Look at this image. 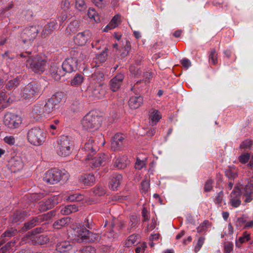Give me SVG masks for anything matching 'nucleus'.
<instances>
[{
	"instance_id": "obj_56",
	"label": "nucleus",
	"mask_w": 253,
	"mask_h": 253,
	"mask_svg": "<svg viewBox=\"0 0 253 253\" xmlns=\"http://www.w3.org/2000/svg\"><path fill=\"white\" fill-rule=\"evenodd\" d=\"M250 157V155L248 153H246L241 155L239 157V159L241 163L246 164L249 161Z\"/></svg>"
},
{
	"instance_id": "obj_53",
	"label": "nucleus",
	"mask_w": 253,
	"mask_h": 253,
	"mask_svg": "<svg viewBox=\"0 0 253 253\" xmlns=\"http://www.w3.org/2000/svg\"><path fill=\"white\" fill-rule=\"evenodd\" d=\"M225 174L230 179H234L237 176L236 171L235 169H229L226 171Z\"/></svg>"
},
{
	"instance_id": "obj_61",
	"label": "nucleus",
	"mask_w": 253,
	"mask_h": 253,
	"mask_svg": "<svg viewBox=\"0 0 253 253\" xmlns=\"http://www.w3.org/2000/svg\"><path fill=\"white\" fill-rule=\"evenodd\" d=\"M81 253H95V249L91 246L84 248L81 251Z\"/></svg>"
},
{
	"instance_id": "obj_32",
	"label": "nucleus",
	"mask_w": 253,
	"mask_h": 253,
	"mask_svg": "<svg viewBox=\"0 0 253 253\" xmlns=\"http://www.w3.org/2000/svg\"><path fill=\"white\" fill-rule=\"evenodd\" d=\"M81 180L85 185L91 186L94 183L95 179L93 174L89 173L83 175Z\"/></svg>"
},
{
	"instance_id": "obj_22",
	"label": "nucleus",
	"mask_w": 253,
	"mask_h": 253,
	"mask_svg": "<svg viewBox=\"0 0 253 253\" xmlns=\"http://www.w3.org/2000/svg\"><path fill=\"white\" fill-rule=\"evenodd\" d=\"M93 140L89 139L87 142L85 143L84 148L80 151V153H82V152L84 151L85 152V155H86L85 156V158L87 157L88 156H90L91 155L96 151L97 149L93 144Z\"/></svg>"
},
{
	"instance_id": "obj_59",
	"label": "nucleus",
	"mask_w": 253,
	"mask_h": 253,
	"mask_svg": "<svg viewBox=\"0 0 253 253\" xmlns=\"http://www.w3.org/2000/svg\"><path fill=\"white\" fill-rule=\"evenodd\" d=\"M145 165L146 163L145 161L140 160L137 159L135 163V167L136 169H140L143 168Z\"/></svg>"
},
{
	"instance_id": "obj_11",
	"label": "nucleus",
	"mask_w": 253,
	"mask_h": 253,
	"mask_svg": "<svg viewBox=\"0 0 253 253\" xmlns=\"http://www.w3.org/2000/svg\"><path fill=\"white\" fill-rule=\"evenodd\" d=\"M3 122L7 127L14 129L20 126L22 123V119L18 115L11 113H7L4 116Z\"/></svg>"
},
{
	"instance_id": "obj_30",
	"label": "nucleus",
	"mask_w": 253,
	"mask_h": 253,
	"mask_svg": "<svg viewBox=\"0 0 253 253\" xmlns=\"http://www.w3.org/2000/svg\"><path fill=\"white\" fill-rule=\"evenodd\" d=\"M127 165V158L126 156H119L116 158L114 166L118 169H123Z\"/></svg>"
},
{
	"instance_id": "obj_63",
	"label": "nucleus",
	"mask_w": 253,
	"mask_h": 253,
	"mask_svg": "<svg viewBox=\"0 0 253 253\" xmlns=\"http://www.w3.org/2000/svg\"><path fill=\"white\" fill-rule=\"evenodd\" d=\"M94 193L96 195L100 196L105 193V190L102 187H97L94 190Z\"/></svg>"
},
{
	"instance_id": "obj_6",
	"label": "nucleus",
	"mask_w": 253,
	"mask_h": 253,
	"mask_svg": "<svg viewBox=\"0 0 253 253\" xmlns=\"http://www.w3.org/2000/svg\"><path fill=\"white\" fill-rule=\"evenodd\" d=\"M28 142L34 146H41L45 142L46 133L42 129L34 127L28 130L27 135Z\"/></svg>"
},
{
	"instance_id": "obj_44",
	"label": "nucleus",
	"mask_w": 253,
	"mask_h": 253,
	"mask_svg": "<svg viewBox=\"0 0 253 253\" xmlns=\"http://www.w3.org/2000/svg\"><path fill=\"white\" fill-rule=\"evenodd\" d=\"M17 232L16 230H14L13 228H11L7 230L4 233H3L1 236L0 241V245L3 242H5V240L3 239L5 237H10L14 235H15L16 232Z\"/></svg>"
},
{
	"instance_id": "obj_34",
	"label": "nucleus",
	"mask_w": 253,
	"mask_h": 253,
	"mask_svg": "<svg viewBox=\"0 0 253 253\" xmlns=\"http://www.w3.org/2000/svg\"><path fill=\"white\" fill-rule=\"evenodd\" d=\"M87 16L91 22L94 21L96 23H99L100 21L99 16L94 8H89L88 9L87 11Z\"/></svg>"
},
{
	"instance_id": "obj_4",
	"label": "nucleus",
	"mask_w": 253,
	"mask_h": 253,
	"mask_svg": "<svg viewBox=\"0 0 253 253\" xmlns=\"http://www.w3.org/2000/svg\"><path fill=\"white\" fill-rule=\"evenodd\" d=\"M68 178L69 173L66 171L51 169L44 173L43 180L48 184H54L60 181H66Z\"/></svg>"
},
{
	"instance_id": "obj_46",
	"label": "nucleus",
	"mask_w": 253,
	"mask_h": 253,
	"mask_svg": "<svg viewBox=\"0 0 253 253\" xmlns=\"http://www.w3.org/2000/svg\"><path fill=\"white\" fill-rule=\"evenodd\" d=\"M19 79L16 77L13 80L9 81L6 85V87L9 90L12 89L16 87L19 84Z\"/></svg>"
},
{
	"instance_id": "obj_18",
	"label": "nucleus",
	"mask_w": 253,
	"mask_h": 253,
	"mask_svg": "<svg viewBox=\"0 0 253 253\" xmlns=\"http://www.w3.org/2000/svg\"><path fill=\"white\" fill-rule=\"evenodd\" d=\"M31 114L36 120H40L43 116H46L43 105L40 104H36L32 110Z\"/></svg>"
},
{
	"instance_id": "obj_13",
	"label": "nucleus",
	"mask_w": 253,
	"mask_h": 253,
	"mask_svg": "<svg viewBox=\"0 0 253 253\" xmlns=\"http://www.w3.org/2000/svg\"><path fill=\"white\" fill-rule=\"evenodd\" d=\"M91 32L89 30H85L82 32L79 33L74 38V41L76 44L83 46L92 38Z\"/></svg>"
},
{
	"instance_id": "obj_31",
	"label": "nucleus",
	"mask_w": 253,
	"mask_h": 253,
	"mask_svg": "<svg viewBox=\"0 0 253 253\" xmlns=\"http://www.w3.org/2000/svg\"><path fill=\"white\" fill-rule=\"evenodd\" d=\"M10 164L14 171L19 170L23 167V163L21 159L18 157L12 158L10 161Z\"/></svg>"
},
{
	"instance_id": "obj_55",
	"label": "nucleus",
	"mask_w": 253,
	"mask_h": 253,
	"mask_svg": "<svg viewBox=\"0 0 253 253\" xmlns=\"http://www.w3.org/2000/svg\"><path fill=\"white\" fill-rule=\"evenodd\" d=\"M123 226V224L120 223L119 225V221L118 219H115L112 223V232H115L116 229L120 230Z\"/></svg>"
},
{
	"instance_id": "obj_9",
	"label": "nucleus",
	"mask_w": 253,
	"mask_h": 253,
	"mask_svg": "<svg viewBox=\"0 0 253 253\" xmlns=\"http://www.w3.org/2000/svg\"><path fill=\"white\" fill-rule=\"evenodd\" d=\"M56 151L58 155L66 157L71 153V144L67 136H62L58 141Z\"/></svg>"
},
{
	"instance_id": "obj_39",
	"label": "nucleus",
	"mask_w": 253,
	"mask_h": 253,
	"mask_svg": "<svg viewBox=\"0 0 253 253\" xmlns=\"http://www.w3.org/2000/svg\"><path fill=\"white\" fill-rule=\"evenodd\" d=\"M42 219V216H39L36 218H34L32 220L30 221L29 222L26 223L24 225V226L23 227V230H27L33 227L34 226H36L37 224L39 223L40 222L39 220H41Z\"/></svg>"
},
{
	"instance_id": "obj_57",
	"label": "nucleus",
	"mask_w": 253,
	"mask_h": 253,
	"mask_svg": "<svg viewBox=\"0 0 253 253\" xmlns=\"http://www.w3.org/2000/svg\"><path fill=\"white\" fill-rule=\"evenodd\" d=\"M146 247L147 246L145 243H141L136 247L135 249L136 253H143Z\"/></svg>"
},
{
	"instance_id": "obj_14",
	"label": "nucleus",
	"mask_w": 253,
	"mask_h": 253,
	"mask_svg": "<svg viewBox=\"0 0 253 253\" xmlns=\"http://www.w3.org/2000/svg\"><path fill=\"white\" fill-rule=\"evenodd\" d=\"M75 235L76 237V240L79 242H84L87 240L88 236H89L90 232L84 226L78 227L74 230Z\"/></svg>"
},
{
	"instance_id": "obj_8",
	"label": "nucleus",
	"mask_w": 253,
	"mask_h": 253,
	"mask_svg": "<svg viewBox=\"0 0 253 253\" xmlns=\"http://www.w3.org/2000/svg\"><path fill=\"white\" fill-rule=\"evenodd\" d=\"M40 95V91L37 86L29 84L25 86L20 92V99L26 101H32Z\"/></svg>"
},
{
	"instance_id": "obj_5",
	"label": "nucleus",
	"mask_w": 253,
	"mask_h": 253,
	"mask_svg": "<svg viewBox=\"0 0 253 253\" xmlns=\"http://www.w3.org/2000/svg\"><path fill=\"white\" fill-rule=\"evenodd\" d=\"M110 161L109 156L105 154H99L94 158L91 155L85 158L84 166L87 169H96L104 166Z\"/></svg>"
},
{
	"instance_id": "obj_28",
	"label": "nucleus",
	"mask_w": 253,
	"mask_h": 253,
	"mask_svg": "<svg viewBox=\"0 0 253 253\" xmlns=\"http://www.w3.org/2000/svg\"><path fill=\"white\" fill-rule=\"evenodd\" d=\"M17 245L16 241H11L7 243L4 247L0 249V253H7L13 252L16 250Z\"/></svg>"
},
{
	"instance_id": "obj_3",
	"label": "nucleus",
	"mask_w": 253,
	"mask_h": 253,
	"mask_svg": "<svg viewBox=\"0 0 253 253\" xmlns=\"http://www.w3.org/2000/svg\"><path fill=\"white\" fill-rule=\"evenodd\" d=\"M103 74L100 72H95L90 78V84L88 89L91 91L93 96L97 99L104 97L106 93L103 87Z\"/></svg>"
},
{
	"instance_id": "obj_25",
	"label": "nucleus",
	"mask_w": 253,
	"mask_h": 253,
	"mask_svg": "<svg viewBox=\"0 0 253 253\" xmlns=\"http://www.w3.org/2000/svg\"><path fill=\"white\" fill-rule=\"evenodd\" d=\"M58 23L55 20H52L49 23L44 26V28L42 31V35H47L51 34L54 30L58 29Z\"/></svg>"
},
{
	"instance_id": "obj_50",
	"label": "nucleus",
	"mask_w": 253,
	"mask_h": 253,
	"mask_svg": "<svg viewBox=\"0 0 253 253\" xmlns=\"http://www.w3.org/2000/svg\"><path fill=\"white\" fill-rule=\"evenodd\" d=\"M209 61L213 64L215 65L217 63V54L214 49L211 50L209 55Z\"/></svg>"
},
{
	"instance_id": "obj_47",
	"label": "nucleus",
	"mask_w": 253,
	"mask_h": 253,
	"mask_svg": "<svg viewBox=\"0 0 253 253\" xmlns=\"http://www.w3.org/2000/svg\"><path fill=\"white\" fill-rule=\"evenodd\" d=\"M84 195L79 193H76L70 195L66 200L71 202H76L82 201L84 199Z\"/></svg>"
},
{
	"instance_id": "obj_1",
	"label": "nucleus",
	"mask_w": 253,
	"mask_h": 253,
	"mask_svg": "<svg viewBox=\"0 0 253 253\" xmlns=\"http://www.w3.org/2000/svg\"><path fill=\"white\" fill-rule=\"evenodd\" d=\"M248 185H243L241 183L237 184L229 196V205L233 208L238 207L241 204V195L242 194L246 197L245 202L249 203L251 202L253 199V187L250 185V187L248 188Z\"/></svg>"
},
{
	"instance_id": "obj_48",
	"label": "nucleus",
	"mask_w": 253,
	"mask_h": 253,
	"mask_svg": "<svg viewBox=\"0 0 253 253\" xmlns=\"http://www.w3.org/2000/svg\"><path fill=\"white\" fill-rule=\"evenodd\" d=\"M75 8L79 11H83L86 8L84 0H76Z\"/></svg>"
},
{
	"instance_id": "obj_51",
	"label": "nucleus",
	"mask_w": 253,
	"mask_h": 253,
	"mask_svg": "<svg viewBox=\"0 0 253 253\" xmlns=\"http://www.w3.org/2000/svg\"><path fill=\"white\" fill-rule=\"evenodd\" d=\"M71 0H63L61 3V8L63 11L67 12L70 7Z\"/></svg>"
},
{
	"instance_id": "obj_49",
	"label": "nucleus",
	"mask_w": 253,
	"mask_h": 253,
	"mask_svg": "<svg viewBox=\"0 0 253 253\" xmlns=\"http://www.w3.org/2000/svg\"><path fill=\"white\" fill-rule=\"evenodd\" d=\"M68 18V13L66 11H62L61 14L58 16L56 20V22L59 23L58 26L62 25V24L67 20Z\"/></svg>"
},
{
	"instance_id": "obj_60",
	"label": "nucleus",
	"mask_w": 253,
	"mask_h": 253,
	"mask_svg": "<svg viewBox=\"0 0 253 253\" xmlns=\"http://www.w3.org/2000/svg\"><path fill=\"white\" fill-rule=\"evenodd\" d=\"M223 197V193L222 191L218 193L216 196L214 202L215 204H220L222 203V200Z\"/></svg>"
},
{
	"instance_id": "obj_16",
	"label": "nucleus",
	"mask_w": 253,
	"mask_h": 253,
	"mask_svg": "<svg viewBox=\"0 0 253 253\" xmlns=\"http://www.w3.org/2000/svg\"><path fill=\"white\" fill-rule=\"evenodd\" d=\"M77 64L78 61L76 58H68L63 62L62 69L66 72L71 73L77 69Z\"/></svg>"
},
{
	"instance_id": "obj_7",
	"label": "nucleus",
	"mask_w": 253,
	"mask_h": 253,
	"mask_svg": "<svg viewBox=\"0 0 253 253\" xmlns=\"http://www.w3.org/2000/svg\"><path fill=\"white\" fill-rule=\"evenodd\" d=\"M101 118L96 114V112L91 111L87 114L82 119L81 125L83 128L86 130L96 129L101 125Z\"/></svg>"
},
{
	"instance_id": "obj_43",
	"label": "nucleus",
	"mask_w": 253,
	"mask_h": 253,
	"mask_svg": "<svg viewBox=\"0 0 253 253\" xmlns=\"http://www.w3.org/2000/svg\"><path fill=\"white\" fill-rule=\"evenodd\" d=\"M150 189V182L148 180H144L141 184L140 191L143 195L147 194Z\"/></svg>"
},
{
	"instance_id": "obj_10",
	"label": "nucleus",
	"mask_w": 253,
	"mask_h": 253,
	"mask_svg": "<svg viewBox=\"0 0 253 253\" xmlns=\"http://www.w3.org/2000/svg\"><path fill=\"white\" fill-rule=\"evenodd\" d=\"M49 238L45 235H37L32 233L28 232L22 239L21 243H31L32 244H45L48 242Z\"/></svg>"
},
{
	"instance_id": "obj_52",
	"label": "nucleus",
	"mask_w": 253,
	"mask_h": 253,
	"mask_svg": "<svg viewBox=\"0 0 253 253\" xmlns=\"http://www.w3.org/2000/svg\"><path fill=\"white\" fill-rule=\"evenodd\" d=\"M205 241V238L201 237L199 238L198 242L195 247V252L197 253L200 251Z\"/></svg>"
},
{
	"instance_id": "obj_29",
	"label": "nucleus",
	"mask_w": 253,
	"mask_h": 253,
	"mask_svg": "<svg viewBox=\"0 0 253 253\" xmlns=\"http://www.w3.org/2000/svg\"><path fill=\"white\" fill-rule=\"evenodd\" d=\"M17 245L16 241H11L7 243L4 247L0 249V253H7L13 252L16 250Z\"/></svg>"
},
{
	"instance_id": "obj_15",
	"label": "nucleus",
	"mask_w": 253,
	"mask_h": 253,
	"mask_svg": "<svg viewBox=\"0 0 253 253\" xmlns=\"http://www.w3.org/2000/svg\"><path fill=\"white\" fill-rule=\"evenodd\" d=\"M60 201L61 197L59 196L54 195L49 198L44 203H41L40 209L41 211H46L52 208L55 205L57 204Z\"/></svg>"
},
{
	"instance_id": "obj_33",
	"label": "nucleus",
	"mask_w": 253,
	"mask_h": 253,
	"mask_svg": "<svg viewBox=\"0 0 253 253\" xmlns=\"http://www.w3.org/2000/svg\"><path fill=\"white\" fill-rule=\"evenodd\" d=\"M139 236L137 235H131L124 242L123 246L125 247L129 248L136 244L139 240Z\"/></svg>"
},
{
	"instance_id": "obj_20",
	"label": "nucleus",
	"mask_w": 253,
	"mask_h": 253,
	"mask_svg": "<svg viewBox=\"0 0 253 253\" xmlns=\"http://www.w3.org/2000/svg\"><path fill=\"white\" fill-rule=\"evenodd\" d=\"M121 16L120 14L115 15L109 23L103 29V31L107 32L110 30H112L117 27L121 23Z\"/></svg>"
},
{
	"instance_id": "obj_21",
	"label": "nucleus",
	"mask_w": 253,
	"mask_h": 253,
	"mask_svg": "<svg viewBox=\"0 0 253 253\" xmlns=\"http://www.w3.org/2000/svg\"><path fill=\"white\" fill-rule=\"evenodd\" d=\"M122 179L121 174L117 173L113 174L109 182V186L113 190H117L121 185Z\"/></svg>"
},
{
	"instance_id": "obj_54",
	"label": "nucleus",
	"mask_w": 253,
	"mask_h": 253,
	"mask_svg": "<svg viewBox=\"0 0 253 253\" xmlns=\"http://www.w3.org/2000/svg\"><path fill=\"white\" fill-rule=\"evenodd\" d=\"M253 143V142L252 140L247 139L242 143L240 145V147L244 149H250L252 146Z\"/></svg>"
},
{
	"instance_id": "obj_27",
	"label": "nucleus",
	"mask_w": 253,
	"mask_h": 253,
	"mask_svg": "<svg viewBox=\"0 0 253 253\" xmlns=\"http://www.w3.org/2000/svg\"><path fill=\"white\" fill-rule=\"evenodd\" d=\"M16 100V99L8 97L7 95L4 91L0 92V107L5 108L7 107L9 103Z\"/></svg>"
},
{
	"instance_id": "obj_58",
	"label": "nucleus",
	"mask_w": 253,
	"mask_h": 253,
	"mask_svg": "<svg viewBox=\"0 0 253 253\" xmlns=\"http://www.w3.org/2000/svg\"><path fill=\"white\" fill-rule=\"evenodd\" d=\"M5 143L12 145L15 142V138L13 136H7L4 138L3 139Z\"/></svg>"
},
{
	"instance_id": "obj_36",
	"label": "nucleus",
	"mask_w": 253,
	"mask_h": 253,
	"mask_svg": "<svg viewBox=\"0 0 253 253\" xmlns=\"http://www.w3.org/2000/svg\"><path fill=\"white\" fill-rule=\"evenodd\" d=\"M79 27V24L77 21H72L67 27L65 31V34L68 35L76 32L78 30Z\"/></svg>"
},
{
	"instance_id": "obj_40",
	"label": "nucleus",
	"mask_w": 253,
	"mask_h": 253,
	"mask_svg": "<svg viewBox=\"0 0 253 253\" xmlns=\"http://www.w3.org/2000/svg\"><path fill=\"white\" fill-rule=\"evenodd\" d=\"M84 78L83 75L77 74L74 78L71 81V84L72 86H78L83 83Z\"/></svg>"
},
{
	"instance_id": "obj_64",
	"label": "nucleus",
	"mask_w": 253,
	"mask_h": 253,
	"mask_svg": "<svg viewBox=\"0 0 253 253\" xmlns=\"http://www.w3.org/2000/svg\"><path fill=\"white\" fill-rule=\"evenodd\" d=\"M99 239V236L96 234H93L90 232L89 236H88L87 239L89 241L95 242L98 241Z\"/></svg>"
},
{
	"instance_id": "obj_41",
	"label": "nucleus",
	"mask_w": 253,
	"mask_h": 253,
	"mask_svg": "<svg viewBox=\"0 0 253 253\" xmlns=\"http://www.w3.org/2000/svg\"><path fill=\"white\" fill-rule=\"evenodd\" d=\"M250 239V234L245 232L242 236L239 237V238L236 240V245L238 247H240L242 244L248 241Z\"/></svg>"
},
{
	"instance_id": "obj_23",
	"label": "nucleus",
	"mask_w": 253,
	"mask_h": 253,
	"mask_svg": "<svg viewBox=\"0 0 253 253\" xmlns=\"http://www.w3.org/2000/svg\"><path fill=\"white\" fill-rule=\"evenodd\" d=\"M162 118V115L160 112L156 109H152L149 113V123L152 126H154Z\"/></svg>"
},
{
	"instance_id": "obj_62",
	"label": "nucleus",
	"mask_w": 253,
	"mask_h": 253,
	"mask_svg": "<svg viewBox=\"0 0 253 253\" xmlns=\"http://www.w3.org/2000/svg\"><path fill=\"white\" fill-rule=\"evenodd\" d=\"M233 245L231 243H227L224 246V251L225 253H230L233 250Z\"/></svg>"
},
{
	"instance_id": "obj_37",
	"label": "nucleus",
	"mask_w": 253,
	"mask_h": 253,
	"mask_svg": "<svg viewBox=\"0 0 253 253\" xmlns=\"http://www.w3.org/2000/svg\"><path fill=\"white\" fill-rule=\"evenodd\" d=\"M78 211V207L75 205H70L63 208L61 210V213L62 214H69L72 212H76Z\"/></svg>"
},
{
	"instance_id": "obj_24",
	"label": "nucleus",
	"mask_w": 253,
	"mask_h": 253,
	"mask_svg": "<svg viewBox=\"0 0 253 253\" xmlns=\"http://www.w3.org/2000/svg\"><path fill=\"white\" fill-rule=\"evenodd\" d=\"M143 98L141 96H131L128 101V105L130 108L136 109L143 103Z\"/></svg>"
},
{
	"instance_id": "obj_42",
	"label": "nucleus",
	"mask_w": 253,
	"mask_h": 253,
	"mask_svg": "<svg viewBox=\"0 0 253 253\" xmlns=\"http://www.w3.org/2000/svg\"><path fill=\"white\" fill-rule=\"evenodd\" d=\"M108 49L105 47L102 52L96 55V59L100 63L105 62L108 56Z\"/></svg>"
},
{
	"instance_id": "obj_12",
	"label": "nucleus",
	"mask_w": 253,
	"mask_h": 253,
	"mask_svg": "<svg viewBox=\"0 0 253 253\" xmlns=\"http://www.w3.org/2000/svg\"><path fill=\"white\" fill-rule=\"evenodd\" d=\"M39 32L37 26H30L24 29L21 34V39L24 43L30 44L36 38Z\"/></svg>"
},
{
	"instance_id": "obj_26",
	"label": "nucleus",
	"mask_w": 253,
	"mask_h": 253,
	"mask_svg": "<svg viewBox=\"0 0 253 253\" xmlns=\"http://www.w3.org/2000/svg\"><path fill=\"white\" fill-rule=\"evenodd\" d=\"M73 245L70 241H65L58 243L56 245V250L61 253L70 251L72 248Z\"/></svg>"
},
{
	"instance_id": "obj_45",
	"label": "nucleus",
	"mask_w": 253,
	"mask_h": 253,
	"mask_svg": "<svg viewBox=\"0 0 253 253\" xmlns=\"http://www.w3.org/2000/svg\"><path fill=\"white\" fill-rule=\"evenodd\" d=\"M43 108L44 110L45 114L46 115L51 113L53 111L55 110L56 106H55L53 104H52L48 100L43 106Z\"/></svg>"
},
{
	"instance_id": "obj_2",
	"label": "nucleus",
	"mask_w": 253,
	"mask_h": 253,
	"mask_svg": "<svg viewBox=\"0 0 253 253\" xmlns=\"http://www.w3.org/2000/svg\"><path fill=\"white\" fill-rule=\"evenodd\" d=\"M20 56L26 61V65L35 73H42L45 69L46 59L44 55L30 56L28 53H23Z\"/></svg>"
},
{
	"instance_id": "obj_35",
	"label": "nucleus",
	"mask_w": 253,
	"mask_h": 253,
	"mask_svg": "<svg viewBox=\"0 0 253 253\" xmlns=\"http://www.w3.org/2000/svg\"><path fill=\"white\" fill-rule=\"evenodd\" d=\"M71 222V219L69 217H64L56 221L53 224V228L55 229H60L62 227L67 225Z\"/></svg>"
},
{
	"instance_id": "obj_38",
	"label": "nucleus",
	"mask_w": 253,
	"mask_h": 253,
	"mask_svg": "<svg viewBox=\"0 0 253 253\" xmlns=\"http://www.w3.org/2000/svg\"><path fill=\"white\" fill-rule=\"evenodd\" d=\"M63 96V94L62 92H57L53 95L51 97L48 99V101L56 106L61 102Z\"/></svg>"
},
{
	"instance_id": "obj_19",
	"label": "nucleus",
	"mask_w": 253,
	"mask_h": 253,
	"mask_svg": "<svg viewBox=\"0 0 253 253\" xmlns=\"http://www.w3.org/2000/svg\"><path fill=\"white\" fill-rule=\"evenodd\" d=\"M124 137L122 134L117 133L112 138L111 148L114 150L120 149L123 144Z\"/></svg>"
},
{
	"instance_id": "obj_17",
	"label": "nucleus",
	"mask_w": 253,
	"mask_h": 253,
	"mask_svg": "<svg viewBox=\"0 0 253 253\" xmlns=\"http://www.w3.org/2000/svg\"><path fill=\"white\" fill-rule=\"evenodd\" d=\"M124 76L122 74H118L110 80V88L112 91H117L120 87Z\"/></svg>"
}]
</instances>
